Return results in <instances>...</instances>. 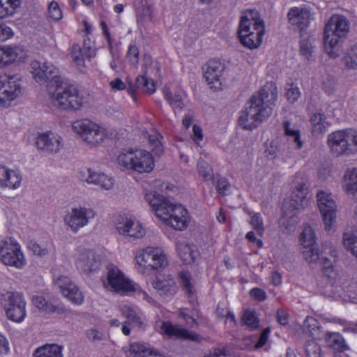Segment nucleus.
Instances as JSON below:
<instances>
[{
  "label": "nucleus",
  "mask_w": 357,
  "mask_h": 357,
  "mask_svg": "<svg viewBox=\"0 0 357 357\" xmlns=\"http://www.w3.org/2000/svg\"><path fill=\"white\" fill-rule=\"evenodd\" d=\"M301 252L303 257L308 264L319 265L323 268L324 274L328 280L327 287L335 297L341 296L337 281V271L334 264L337 256V251L330 243L323 245V249L319 251L317 247L316 235L310 225L305 226L299 238Z\"/></svg>",
  "instance_id": "nucleus-1"
},
{
  "label": "nucleus",
  "mask_w": 357,
  "mask_h": 357,
  "mask_svg": "<svg viewBox=\"0 0 357 357\" xmlns=\"http://www.w3.org/2000/svg\"><path fill=\"white\" fill-rule=\"evenodd\" d=\"M31 73L37 82L49 81L56 87L54 102L63 110H77L83 105V97L78 89L73 84L62 82L61 77L58 75L56 67L49 62L41 64L35 61L31 63Z\"/></svg>",
  "instance_id": "nucleus-2"
},
{
  "label": "nucleus",
  "mask_w": 357,
  "mask_h": 357,
  "mask_svg": "<svg viewBox=\"0 0 357 357\" xmlns=\"http://www.w3.org/2000/svg\"><path fill=\"white\" fill-rule=\"evenodd\" d=\"M146 199L155 216L165 226L176 231L187 229L190 222V216L182 204L172 202L155 191L146 193Z\"/></svg>",
  "instance_id": "nucleus-3"
},
{
  "label": "nucleus",
  "mask_w": 357,
  "mask_h": 357,
  "mask_svg": "<svg viewBox=\"0 0 357 357\" xmlns=\"http://www.w3.org/2000/svg\"><path fill=\"white\" fill-rule=\"evenodd\" d=\"M307 194L306 182L301 174H297L292 183V190L284 203L283 216L280 220L281 226H283L288 232L294 231L298 223L297 213L309 204Z\"/></svg>",
  "instance_id": "nucleus-4"
},
{
  "label": "nucleus",
  "mask_w": 357,
  "mask_h": 357,
  "mask_svg": "<svg viewBox=\"0 0 357 357\" xmlns=\"http://www.w3.org/2000/svg\"><path fill=\"white\" fill-rule=\"evenodd\" d=\"M265 33V26L259 12L255 9L241 12L237 31L240 43L248 50L260 47Z\"/></svg>",
  "instance_id": "nucleus-5"
},
{
  "label": "nucleus",
  "mask_w": 357,
  "mask_h": 357,
  "mask_svg": "<svg viewBox=\"0 0 357 357\" xmlns=\"http://www.w3.org/2000/svg\"><path fill=\"white\" fill-rule=\"evenodd\" d=\"M349 31V22L342 15H333L324 26V47L326 54L332 59L340 56L338 44L347 37Z\"/></svg>",
  "instance_id": "nucleus-6"
},
{
  "label": "nucleus",
  "mask_w": 357,
  "mask_h": 357,
  "mask_svg": "<svg viewBox=\"0 0 357 357\" xmlns=\"http://www.w3.org/2000/svg\"><path fill=\"white\" fill-rule=\"evenodd\" d=\"M329 152L335 157L357 153V130L345 128L331 132L326 139Z\"/></svg>",
  "instance_id": "nucleus-7"
},
{
  "label": "nucleus",
  "mask_w": 357,
  "mask_h": 357,
  "mask_svg": "<svg viewBox=\"0 0 357 357\" xmlns=\"http://www.w3.org/2000/svg\"><path fill=\"white\" fill-rule=\"evenodd\" d=\"M316 198L325 230L334 231L337 219V205L333 195L328 191L319 190Z\"/></svg>",
  "instance_id": "nucleus-8"
},
{
  "label": "nucleus",
  "mask_w": 357,
  "mask_h": 357,
  "mask_svg": "<svg viewBox=\"0 0 357 357\" xmlns=\"http://www.w3.org/2000/svg\"><path fill=\"white\" fill-rule=\"evenodd\" d=\"M0 303L9 320L20 323L24 319L26 301L22 293L6 291L1 294Z\"/></svg>",
  "instance_id": "nucleus-9"
},
{
  "label": "nucleus",
  "mask_w": 357,
  "mask_h": 357,
  "mask_svg": "<svg viewBox=\"0 0 357 357\" xmlns=\"http://www.w3.org/2000/svg\"><path fill=\"white\" fill-rule=\"evenodd\" d=\"M135 261L142 268L162 270L169 264L165 251L160 247L147 246L135 254Z\"/></svg>",
  "instance_id": "nucleus-10"
},
{
  "label": "nucleus",
  "mask_w": 357,
  "mask_h": 357,
  "mask_svg": "<svg viewBox=\"0 0 357 357\" xmlns=\"http://www.w3.org/2000/svg\"><path fill=\"white\" fill-rule=\"evenodd\" d=\"M72 128L83 141L91 146L100 144L107 137L106 130L103 127L89 119L73 122Z\"/></svg>",
  "instance_id": "nucleus-11"
},
{
  "label": "nucleus",
  "mask_w": 357,
  "mask_h": 357,
  "mask_svg": "<svg viewBox=\"0 0 357 357\" xmlns=\"http://www.w3.org/2000/svg\"><path fill=\"white\" fill-rule=\"evenodd\" d=\"M0 260L6 266L22 268L26 259L21 247L13 238H7L0 241Z\"/></svg>",
  "instance_id": "nucleus-12"
},
{
  "label": "nucleus",
  "mask_w": 357,
  "mask_h": 357,
  "mask_svg": "<svg viewBox=\"0 0 357 357\" xmlns=\"http://www.w3.org/2000/svg\"><path fill=\"white\" fill-rule=\"evenodd\" d=\"M102 282L104 287L110 291L126 294L134 291V286L131 281L116 266L113 264L107 266L106 276L102 278Z\"/></svg>",
  "instance_id": "nucleus-13"
},
{
  "label": "nucleus",
  "mask_w": 357,
  "mask_h": 357,
  "mask_svg": "<svg viewBox=\"0 0 357 357\" xmlns=\"http://www.w3.org/2000/svg\"><path fill=\"white\" fill-rule=\"evenodd\" d=\"M238 117V125L242 128L252 130L271 115L270 108H261L250 100Z\"/></svg>",
  "instance_id": "nucleus-14"
},
{
  "label": "nucleus",
  "mask_w": 357,
  "mask_h": 357,
  "mask_svg": "<svg viewBox=\"0 0 357 357\" xmlns=\"http://www.w3.org/2000/svg\"><path fill=\"white\" fill-rule=\"evenodd\" d=\"M203 76L208 87L214 91H220L226 86L225 66L219 60H209L203 67Z\"/></svg>",
  "instance_id": "nucleus-15"
},
{
  "label": "nucleus",
  "mask_w": 357,
  "mask_h": 357,
  "mask_svg": "<svg viewBox=\"0 0 357 357\" xmlns=\"http://www.w3.org/2000/svg\"><path fill=\"white\" fill-rule=\"evenodd\" d=\"M20 77L17 75H0V107H6L22 92Z\"/></svg>",
  "instance_id": "nucleus-16"
},
{
  "label": "nucleus",
  "mask_w": 357,
  "mask_h": 357,
  "mask_svg": "<svg viewBox=\"0 0 357 357\" xmlns=\"http://www.w3.org/2000/svg\"><path fill=\"white\" fill-rule=\"evenodd\" d=\"M278 99V89L274 82H267L257 93L254 94L250 101L261 108H270L275 105Z\"/></svg>",
  "instance_id": "nucleus-17"
},
{
  "label": "nucleus",
  "mask_w": 357,
  "mask_h": 357,
  "mask_svg": "<svg viewBox=\"0 0 357 357\" xmlns=\"http://www.w3.org/2000/svg\"><path fill=\"white\" fill-rule=\"evenodd\" d=\"M94 215L95 213L91 208H73L71 212L66 216L64 220L73 231L77 232L81 227L86 226Z\"/></svg>",
  "instance_id": "nucleus-18"
},
{
  "label": "nucleus",
  "mask_w": 357,
  "mask_h": 357,
  "mask_svg": "<svg viewBox=\"0 0 357 357\" xmlns=\"http://www.w3.org/2000/svg\"><path fill=\"white\" fill-rule=\"evenodd\" d=\"M55 285L60 289L63 296L66 297L75 305H82L84 302V296L76 284L70 279L64 275L55 278Z\"/></svg>",
  "instance_id": "nucleus-19"
},
{
  "label": "nucleus",
  "mask_w": 357,
  "mask_h": 357,
  "mask_svg": "<svg viewBox=\"0 0 357 357\" xmlns=\"http://www.w3.org/2000/svg\"><path fill=\"white\" fill-rule=\"evenodd\" d=\"M287 17L289 22L300 30L307 28L313 18L309 6L305 4L291 7Z\"/></svg>",
  "instance_id": "nucleus-20"
},
{
  "label": "nucleus",
  "mask_w": 357,
  "mask_h": 357,
  "mask_svg": "<svg viewBox=\"0 0 357 357\" xmlns=\"http://www.w3.org/2000/svg\"><path fill=\"white\" fill-rule=\"evenodd\" d=\"M156 327L160 333L169 337L199 341V335L188 331L177 324H172L170 321H160L157 323Z\"/></svg>",
  "instance_id": "nucleus-21"
},
{
  "label": "nucleus",
  "mask_w": 357,
  "mask_h": 357,
  "mask_svg": "<svg viewBox=\"0 0 357 357\" xmlns=\"http://www.w3.org/2000/svg\"><path fill=\"white\" fill-rule=\"evenodd\" d=\"M145 66L146 68V75L138 77L135 84L138 86H142L145 92L151 94L155 92L156 85L153 78L150 77V76L157 77L159 75L158 64L147 58L146 59Z\"/></svg>",
  "instance_id": "nucleus-22"
},
{
  "label": "nucleus",
  "mask_w": 357,
  "mask_h": 357,
  "mask_svg": "<svg viewBox=\"0 0 357 357\" xmlns=\"http://www.w3.org/2000/svg\"><path fill=\"white\" fill-rule=\"evenodd\" d=\"M153 287L162 296H174L178 290V287L174 278L169 274L159 273L152 280Z\"/></svg>",
  "instance_id": "nucleus-23"
},
{
  "label": "nucleus",
  "mask_w": 357,
  "mask_h": 357,
  "mask_svg": "<svg viewBox=\"0 0 357 357\" xmlns=\"http://www.w3.org/2000/svg\"><path fill=\"white\" fill-rule=\"evenodd\" d=\"M101 265L99 256L91 250H84L80 254L77 260V266L86 273L98 270Z\"/></svg>",
  "instance_id": "nucleus-24"
},
{
  "label": "nucleus",
  "mask_w": 357,
  "mask_h": 357,
  "mask_svg": "<svg viewBox=\"0 0 357 357\" xmlns=\"http://www.w3.org/2000/svg\"><path fill=\"white\" fill-rule=\"evenodd\" d=\"M25 56L22 46L5 45L0 47V68L9 66L17 59L20 60Z\"/></svg>",
  "instance_id": "nucleus-25"
},
{
  "label": "nucleus",
  "mask_w": 357,
  "mask_h": 357,
  "mask_svg": "<svg viewBox=\"0 0 357 357\" xmlns=\"http://www.w3.org/2000/svg\"><path fill=\"white\" fill-rule=\"evenodd\" d=\"M341 186L347 195H357V167H348L345 169L341 180Z\"/></svg>",
  "instance_id": "nucleus-26"
},
{
  "label": "nucleus",
  "mask_w": 357,
  "mask_h": 357,
  "mask_svg": "<svg viewBox=\"0 0 357 357\" xmlns=\"http://www.w3.org/2000/svg\"><path fill=\"white\" fill-rule=\"evenodd\" d=\"M22 176L18 171L0 165V188L16 189L20 187Z\"/></svg>",
  "instance_id": "nucleus-27"
},
{
  "label": "nucleus",
  "mask_w": 357,
  "mask_h": 357,
  "mask_svg": "<svg viewBox=\"0 0 357 357\" xmlns=\"http://www.w3.org/2000/svg\"><path fill=\"white\" fill-rule=\"evenodd\" d=\"M38 149L47 153H56L59 150L61 140L52 132L40 134L36 142Z\"/></svg>",
  "instance_id": "nucleus-28"
},
{
  "label": "nucleus",
  "mask_w": 357,
  "mask_h": 357,
  "mask_svg": "<svg viewBox=\"0 0 357 357\" xmlns=\"http://www.w3.org/2000/svg\"><path fill=\"white\" fill-rule=\"evenodd\" d=\"M311 132L314 136L326 133L331 126L326 115L319 111L314 112L310 118Z\"/></svg>",
  "instance_id": "nucleus-29"
},
{
  "label": "nucleus",
  "mask_w": 357,
  "mask_h": 357,
  "mask_svg": "<svg viewBox=\"0 0 357 357\" xmlns=\"http://www.w3.org/2000/svg\"><path fill=\"white\" fill-rule=\"evenodd\" d=\"M155 167V162L151 154L144 150H140L135 155V172L149 173Z\"/></svg>",
  "instance_id": "nucleus-30"
},
{
  "label": "nucleus",
  "mask_w": 357,
  "mask_h": 357,
  "mask_svg": "<svg viewBox=\"0 0 357 357\" xmlns=\"http://www.w3.org/2000/svg\"><path fill=\"white\" fill-rule=\"evenodd\" d=\"M164 96L173 109L174 113L180 112L184 106V98L186 96L185 91L182 89L171 90L165 89Z\"/></svg>",
  "instance_id": "nucleus-31"
},
{
  "label": "nucleus",
  "mask_w": 357,
  "mask_h": 357,
  "mask_svg": "<svg viewBox=\"0 0 357 357\" xmlns=\"http://www.w3.org/2000/svg\"><path fill=\"white\" fill-rule=\"evenodd\" d=\"M176 250L180 258L185 264H192L199 256V252L194 245H190L185 241H179Z\"/></svg>",
  "instance_id": "nucleus-32"
},
{
  "label": "nucleus",
  "mask_w": 357,
  "mask_h": 357,
  "mask_svg": "<svg viewBox=\"0 0 357 357\" xmlns=\"http://www.w3.org/2000/svg\"><path fill=\"white\" fill-rule=\"evenodd\" d=\"M342 62L345 70H355L357 69V42L344 50Z\"/></svg>",
  "instance_id": "nucleus-33"
},
{
  "label": "nucleus",
  "mask_w": 357,
  "mask_h": 357,
  "mask_svg": "<svg viewBox=\"0 0 357 357\" xmlns=\"http://www.w3.org/2000/svg\"><path fill=\"white\" fill-rule=\"evenodd\" d=\"M63 347L56 344H46L38 347L33 353V357H63Z\"/></svg>",
  "instance_id": "nucleus-34"
},
{
  "label": "nucleus",
  "mask_w": 357,
  "mask_h": 357,
  "mask_svg": "<svg viewBox=\"0 0 357 357\" xmlns=\"http://www.w3.org/2000/svg\"><path fill=\"white\" fill-rule=\"evenodd\" d=\"M284 128L288 141L295 149H300L303 146L300 130L289 121L284 123Z\"/></svg>",
  "instance_id": "nucleus-35"
},
{
  "label": "nucleus",
  "mask_w": 357,
  "mask_h": 357,
  "mask_svg": "<svg viewBox=\"0 0 357 357\" xmlns=\"http://www.w3.org/2000/svg\"><path fill=\"white\" fill-rule=\"evenodd\" d=\"M32 303L34 306L45 312H57L58 314H62L65 312V309L63 307L49 303L42 296H33L32 298Z\"/></svg>",
  "instance_id": "nucleus-36"
},
{
  "label": "nucleus",
  "mask_w": 357,
  "mask_h": 357,
  "mask_svg": "<svg viewBox=\"0 0 357 357\" xmlns=\"http://www.w3.org/2000/svg\"><path fill=\"white\" fill-rule=\"evenodd\" d=\"M144 137L149 139V142L152 146L153 151L155 155H161L163 151V146L161 143L162 136L157 131L153 130L149 133L147 131L140 130Z\"/></svg>",
  "instance_id": "nucleus-37"
},
{
  "label": "nucleus",
  "mask_w": 357,
  "mask_h": 357,
  "mask_svg": "<svg viewBox=\"0 0 357 357\" xmlns=\"http://www.w3.org/2000/svg\"><path fill=\"white\" fill-rule=\"evenodd\" d=\"M118 163L123 172H130L134 170V150L130 148L126 152H121L118 157Z\"/></svg>",
  "instance_id": "nucleus-38"
},
{
  "label": "nucleus",
  "mask_w": 357,
  "mask_h": 357,
  "mask_svg": "<svg viewBox=\"0 0 357 357\" xmlns=\"http://www.w3.org/2000/svg\"><path fill=\"white\" fill-rule=\"evenodd\" d=\"M90 184L100 185L102 189L110 190L114 185V178L104 173L93 171L92 176L89 177Z\"/></svg>",
  "instance_id": "nucleus-39"
},
{
  "label": "nucleus",
  "mask_w": 357,
  "mask_h": 357,
  "mask_svg": "<svg viewBox=\"0 0 357 357\" xmlns=\"http://www.w3.org/2000/svg\"><path fill=\"white\" fill-rule=\"evenodd\" d=\"M326 342L328 347L335 350L344 351L348 349L344 338L337 333H327Z\"/></svg>",
  "instance_id": "nucleus-40"
},
{
  "label": "nucleus",
  "mask_w": 357,
  "mask_h": 357,
  "mask_svg": "<svg viewBox=\"0 0 357 357\" xmlns=\"http://www.w3.org/2000/svg\"><path fill=\"white\" fill-rule=\"evenodd\" d=\"M343 244L344 248L357 257V231H347L343 234Z\"/></svg>",
  "instance_id": "nucleus-41"
},
{
  "label": "nucleus",
  "mask_w": 357,
  "mask_h": 357,
  "mask_svg": "<svg viewBox=\"0 0 357 357\" xmlns=\"http://www.w3.org/2000/svg\"><path fill=\"white\" fill-rule=\"evenodd\" d=\"M133 225V221L130 218L124 216H119L116 223V228L119 234L132 237L133 235L130 234Z\"/></svg>",
  "instance_id": "nucleus-42"
},
{
  "label": "nucleus",
  "mask_w": 357,
  "mask_h": 357,
  "mask_svg": "<svg viewBox=\"0 0 357 357\" xmlns=\"http://www.w3.org/2000/svg\"><path fill=\"white\" fill-rule=\"evenodd\" d=\"M314 52V45L313 39L307 37L303 38L300 44V53L307 60H310L313 57Z\"/></svg>",
  "instance_id": "nucleus-43"
},
{
  "label": "nucleus",
  "mask_w": 357,
  "mask_h": 357,
  "mask_svg": "<svg viewBox=\"0 0 357 357\" xmlns=\"http://www.w3.org/2000/svg\"><path fill=\"white\" fill-rule=\"evenodd\" d=\"M20 5V0H6V3L0 0V18L13 15L15 9Z\"/></svg>",
  "instance_id": "nucleus-44"
},
{
  "label": "nucleus",
  "mask_w": 357,
  "mask_h": 357,
  "mask_svg": "<svg viewBox=\"0 0 357 357\" xmlns=\"http://www.w3.org/2000/svg\"><path fill=\"white\" fill-rule=\"evenodd\" d=\"M304 328H307L312 337L314 339H320V329L318 321L312 317H307L304 324Z\"/></svg>",
  "instance_id": "nucleus-45"
},
{
  "label": "nucleus",
  "mask_w": 357,
  "mask_h": 357,
  "mask_svg": "<svg viewBox=\"0 0 357 357\" xmlns=\"http://www.w3.org/2000/svg\"><path fill=\"white\" fill-rule=\"evenodd\" d=\"M197 169L199 174L208 182H213V173L211 166L202 158L198 160Z\"/></svg>",
  "instance_id": "nucleus-46"
},
{
  "label": "nucleus",
  "mask_w": 357,
  "mask_h": 357,
  "mask_svg": "<svg viewBox=\"0 0 357 357\" xmlns=\"http://www.w3.org/2000/svg\"><path fill=\"white\" fill-rule=\"evenodd\" d=\"M123 314L128 318V321H125L122 327V333L126 335L130 334V328L129 325L134 321V311L131 307L123 305L121 308Z\"/></svg>",
  "instance_id": "nucleus-47"
},
{
  "label": "nucleus",
  "mask_w": 357,
  "mask_h": 357,
  "mask_svg": "<svg viewBox=\"0 0 357 357\" xmlns=\"http://www.w3.org/2000/svg\"><path fill=\"white\" fill-rule=\"evenodd\" d=\"M179 317L183 319L189 326L197 325L199 324V312L197 310H193L190 313L188 310L183 309L179 312Z\"/></svg>",
  "instance_id": "nucleus-48"
},
{
  "label": "nucleus",
  "mask_w": 357,
  "mask_h": 357,
  "mask_svg": "<svg viewBox=\"0 0 357 357\" xmlns=\"http://www.w3.org/2000/svg\"><path fill=\"white\" fill-rule=\"evenodd\" d=\"M135 357H165L144 344H135Z\"/></svg>",
  "instance_id": "nucleus-49"
},
{
  "label": "nucleus",
  "mask_w": 357,
  "mask_h": 357,
  "mask_svg": "<svg viewBox=\"0 0 357 357\" xmlns=\"http://www.w3.org/2000/svg\"><path fill=\"white\" fill-rule=\"evenodd\" d=\"M286 97L289 102L294 103L301 97V93L298 86L293 83H288L286 85Z\"/></svg>",
  "instance_id": "nucleus-50"
},
{
  "label": "nucleus",
  "mask_w": 357,
  "mask_h": 357,
  "mask_svg": "<svg viewBox=\"0 0 357 357\" xmlns=\"http://www.w3.org/2000/svg\"><path fill=\"white\" fill-rule=\"evenodd\" d=\"M306 357H321V347L314 340L309 341L305 345Z\"/></svg>",
  "instance_id": "nucleus-51"
},
{
  "label": "nucleus",
  "mask_w": 357,
  "mask_h": 357,
  "mask_svg": "<svg viewBox=\"0 0 357 357\" xmlns=\"http://www.w3.org/2000/svg\"><path fill=\"white\" fill-rule=\"evenodd\" d=\"M243 323L252 329L259 326V320L254 311L247 310L243 316Z\"/></svg>",
  "instance_id": "nucleus-52"
},
{
  "label": "nucleus",
  "mask_w": 357,
  "mask_h": 357,
  "mask_svg": "<svg viewBox=\"0 0 357 357\" xmlns=\"http://www.w3.org/2000/svg\"><path fill=\"white\" fill-rule=\"evenodd\" d=\"M181 283L186 293L191 294L193 292V285L190 273L187 271H181L179 274Z\"/></svg>",
  "instance_id": "nucleus-53"
},
{
  "label": "nucleus",
  "mask_w": 357,
  "mask_h": 357,
  "mask_svg": "<svg viewBox=\"0 0 357 357\" xmlns=\"http://www.w3.org/2000/svg\"><path fill=\"white\" fill-rule=\"evenodd\" d=\"M250 225L258 234L262 235L264 231L263 220L259 213H254L250 219Z\"/></svg>",
  "instance_id": "nucleus-54"
},
{
  "label": "nucleus",
  "mask_w": 357,
  "mask_h": 357,
  "mask_svg": "<svg viewBox=\"0 0 357 357\" xmlns=\"http://www.w3.org/2000/svg\"><path fill=\"white\" fill-rule=\"evenodd\" d=\"M139 13H142V17L144 20H150L152 14V7L148 3L147 0H142L141 6L138 7Z\"/></svg>",
  "instance_id": "nucleus-55"
},
{
  "label": "nucleus",
  "mask_w": 357,
  "mask_h": 357,
  "mask_svg": "<svg viewBox=\"0 0 357 357\" xmlns=\"http://www.w3.org/2000/svg\"><path fill=\"white\" fill-rule=\"evenodd\" d=\"M50 17L55 21H58L62 17V13L59 5L55 1H52L49 5Z\"/></svg>",
  "instance_id": "nucleus-56"
},
{
  "label": "nucleus",
  "mask_w": 357,
  "mask_h": 357,
  "mask_svg": "<svg viewBox=\"0 0 357 357\" xmlns=\"http://www.w3.org/2000/svg\"><path fill=\"white\" fill-rule=\"evenodd\" d=\"M278 151V143L272 139H268L265 143L264 152L268 156L273 158Z\"/></svg>",
  "instance_id": "nucleus-57"
},
{
  "label": "nucleus",
  "mask_w": 357,
  "mask_h": 357,
  "mask_svg": "<svg viewBox=\"0 0 357 357\" xmlns=\"http://www.w3.org/2000/svg\"><path fill=\"white\" fill-rule=\"evenodd\" d=\"M153 188L154 189H158L159 190L166 191V192L175 191L177 188L176 186L173 184L162 182L160 180L154 181V182L153 183Z\"/></svg>",
  "instance_id": "nucleus-58"
},
{
  "label": "nucleus",
  "mask_w": 357,
  "mask_h": 357,
  "mask_svg": "<svg viewBox=\"0 0 357 357\" xmlns=\"http://www.w3.org/2000/svg\"><path fill=\"white\" fill-rule=\"evenodd\" d=\"M193 142L199 145L204 138V135L202 132V128L197 125L194 124L192 126V135L191 136Z\"/></svg>",
  "instance_id": "nucleus-59"
},
{
  "label": "nucleus",
  "mask_w": 357,
  "mask_h": 357,
  "mask_svg": "<svg viewBox=\"0 0 357 357\" xmlns=\"http://www.w3.org/2000/svg\"><path fill=\"white\" fill-rule=\"evenodd\" d=\"M28 248L33 252L34 255L38 256H44L47 254L48 251L46 248H42L36 241H31L28 244Z\"/></svg>",
  "instance_id": "nucleus-60"
},
{
  "label": "nucleus",
  "mask_w": 357,
  "mask_h": 357,
  "mask_svg": "<svg viewBox=\"0 0 357 357\" xmlns=\"http://www.w3.org/2000/svg\"><path fill=\"white\" fill-rule=\"evenodd\" d=\"M13 35L12 29L5 24H0V41H5Z\"/></svg>",
  "instance_id": "nucleus-61"
},
{
  "label": "nucleus",
  "mask_w": 357,
  "mask_h": 357,
  "mask_svg": "<svg viewBox=\"0 0 357 357\" xmlns=\"http://www.w3.org/2000/svg\"><path fill=\"white\" fill-rule=\"evenodd\" d=\"M86 337L90 341L96 342L103 339V334L99 331L92 328L87 331Z\"/></svg>",
  "instance_id": "nucleus-62"
},
{
  "label": "nucleus",
  "mask_w": 357,
  "mask_h": 357,
  "mask_svg": "<svg viewBox=\"0 0 357 357\" xmlns=\"http://www.w3.org/2000/svg\"><path fill=\"white\" fill-rule=\"evenodd\" d=\"M271 330L269 328H266L261 334L257 342L255 344V348L259 349L263 347L268 342Z\"/></svg>",
  "instance_id": "nucleus-63"
},
{
  "label": "nucleus",
  "mask_w": 357,
  "mask_h": 357,
  "mask_svg": "<svg viewBox=\"0 0 357 357\" xmlns=\"http://www.w3.org/2000/svg\"><path fill=\"white\" fill-rule=\"evenodd\" d=\"M9 343L4 335L0 333V357L9 353Z\"/></svg>",
  "instance_id": "nucleus-64"
}]
</instances>
